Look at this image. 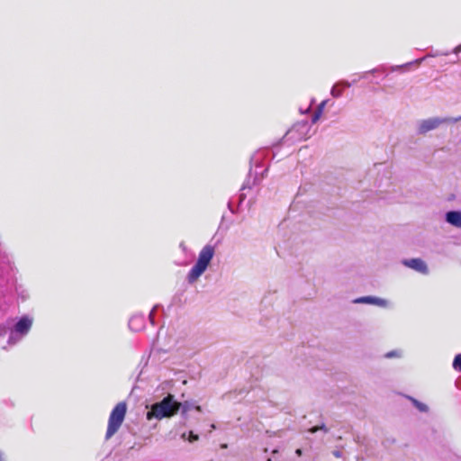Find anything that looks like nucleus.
I'll list each match as a JSON object with an SVG mask.
<instances>
[{
  "label": "nucleus",
  "mask_w": 461,
  "mask_h": 461,
  "mask_svg": "<svg viewBox=\"0 0 461 461\" xmlns=\"http://www.w3.org/2000/svg\"><path fill=\"white\" fill-rule=\"evenodd\" d=\"M333 455L336 456V457H340L341 456V452L340 451H334L333 452Z\"/></svg>",
  "instance_id": "nucleus-21"
},
{
  "label": "nucleus",
  "mask_w": 461,
  "mask_h": 461,
  "mask_svg": "<svg viewBox=\"0 0 461 461\" xmlns=\"http://www.w3.org/2000/svg\"><path fill=\"white\" fill-rule=\"evenodd\" d=\"M354 303H367L374 304L380 307H387L388 302L384 299L375 297V296H363L358 297L353 301Z\"/></svg>",
  "instance_id": "nucleus-7"
},
{
  "label": "nucleus",
  "mask_w": 461,
  "mask_h": 461,
  "mask_svg": "<svg viewBox=\"0 0 461 461\" xmlns=\"http://www.w3.org/2000/svg\"><path fill=\"white\" fill-rule=\"evenodd\" d=\"M402 354L399 350H392L385 354L386 358H392V357H401Z\"/></svg>",
  "instance_id": "nucleus-14"
},
{
  "label": "nucleus",
  "mask_w": 461,
  "mask_h": 461,
  "mask_svg": "<svg viewBox=\"0 0 461 461\" xmlns=\"http://www.w3.org/2000/svg\"><path fill=\"white\" fill-rule=\"evenodd\" d=\"M181 438L185 440L187 439L189 442H194L199 438L198 435L194 434L192 431L189 432L188 437H186V433H183Z\"/></svg>",
  "instance_id": "nucleus-13"
},
{
  "label": "nucleus",
  "mask_w": 461,
  "mask_h": 461,
  "mask_svg": "<svg viewBox=\"0 0 461 461\" xmlns=\"http://www.w3.org/2000/svg\"><path fill=\"white\" fill-rule=\"evenodd\" d=\"M215 250L212 245L204 246L199 253L198 259L187 275L189 284H194L205 272L214 256Z\"/></svg>",
  "instance_id": "nucleus-2"
},
{
  "label": "nucleus",
  "mask_w": 461,
  "mask_h": 461,
  "mask_svg": "<svg viewBox=\"0 0 461 461\" xmlns=\"http://www.w3.org/2000/svg\"><path fill=\"white\" fill-rule=\"evenodd\" d=\"M321 115V112H317V111H316V112L314 113V114H313L312 118V123H315V122L320 119Z\"/></svg>",
  "instance_id": "nucleus-18"
},
{
  "label": "nucleus",
  "mask_w": 461,
  "mask_h": 461,
  "mask_svg": "<svg viewBox=\"0 0 461 461\" xmlns=\"http://www.w3.org/2000/svg\"><path fill=\"white\" fill-rule=\"evenodd\" d=\"M445 221L453 227L461 229V211H448L445 214Z\"/></svg>",
  "instance_id": "nucleus-8"
},
{
  "label": "nucleus",
  "mask_w": 461,
  "mask_h": 461,
  "mask_svg": "<svg viewBox=\"0 0 461 461\" xmlns=\"http://www.w3.org/2000/svg\"><path fill=\"white\" fill-rule=\"evenodd\" d=\"M156 308H157V307H154V308L152 309V311L149 312V320H150V321H151L152 323H153V315H154V312H155Z\"/></svg>",
  "instance_id": "nucleus-19"
},
{
  "label": "nucleus",
  "mask_w": 461,
  "mask_h": 461,
  "mask_svg": "<svg viewBox=\"0 0 461 461\" xmlns=\"http://www.w3.org/2000/svg\"><path fill=\"white\" fill-rule=\"evenodd\" d=\"M295 453H296L297 456H301L302 455V450L300 448H298V449H296Z\"/></svg>",
  "instance_id": "nucleus-23"
},
{
  "label": "nucleus",
  "mask_w": 461,
  "mask_h": 461,
  "mask_svg": "<svg viewBox=\"0 0 461 461\" xmlns=\"http://www.w3.org/2000/svg\"><path fill=\"white\" fill-rule=\"evenodd\" d=\"M453 368L458 372H461V354L455 357L453 361Z\"/></svg>",
  "instance_id": "nucleus-12"
},
{
  "label": "nucleus",
  "mask_w": 461,
  "mask_h": 461,
  "mask_svg": "<svg viewBox=\"0 0 461 461\" xmlns=\"http://www.w3.org/2000/svg\"><path fill=\"white\" fill-rule=\"evenodd\" d=\"M446 119L453 120V121H447V124H453L459 121H461V115L459 117H446Z\"/></svg>",
  "instance_id": "nucleus-16"
},
{
  "label": "nucleus",
  "mask_w": 461,
  "mask_h": 461,
  "mask_svg": "<svg viewBox=\"0 0 461 461\" xmlns=\"http://www.w3.org/2000/svg\"><path fill=\"white\" fill-rule=\"evenodd\" d=\"M327 102H328L327 100L322 101V102L318 105V108H317V110H316V111H317V112H321V113H322L323 109H324V107H325V105H326Z\"/></svg>",
  "instance_id": "nucleus-17"
},
{
  "label": "nucleus",
  "mask_w": 461,
  "mask_h": 461,
  "mask_svg": "<svg viewBox=\"0 0 461 461\" xmlns=\"http://www.w3.org/2000/svg\"><path fill=\"white\" fill-rule=\"evenodd\" d=\"M181 403L176 402L174 395L167 394L162 401L153 403L147 412V419L161 420L175 415L180 409Z\"/></svg>",
  "instance_id": "nucleus-1"
},
{
  "label": "nucleus",
  "mask_w": 461,
  "mask_h": 461,
  "mask_svg": "<svg viewBox=\"0 0 461 461\" xmlns=\"http://www.w3.org/2000/svg\"><path fill=\"white\" fill-rule=\"evenodd\" d=\"M126 411L127 407L124 402H119L113 408L108 420V428L105 435L106 439L112 438L118 431L123 422Z\"/></svg>",
  "instance_id": "nucleus-3"
},
{
  "label": "nucleus",
  "mask_w": 461,
  "mask_h": 461,
  "mask_svg": "<svg viewBox=\"0 0 461 461\" xmlns=\"http://www.w3.org/2000/svg\"><path fill=\"white\" fill-rule=\"evenodd\" d=\"M319 430H322L324 431L325 433L328 432V429L326 428L325 425H321V426H315V427H312V429H310V432L311 433H315Z\"/></svg>",
  "instance_id": "nucleus-15"
},
{
  "label": "nucleus",
  "mask_w": 461,
  "mask_h": 461,
  "mask_svg": "<svg viewBox=\"0 0 461 461\" xmlns=\"http://www.w3.org/2000/svg\"><path fill=\"white\" fill-rule=\"evenodd\" d=\"M402 265L405 267L411 268L419 273L427 275L429 273L428 266L424 260L421 258H410L403 259L402 261Z\"/></svg>",
  "instance_id": "nucleus-6"
},
{
  "label": "nucleus",
  "mask_w": 461,
  "mask_h": 461,
  "mask_svg": "<svg viewBox=\"0 0 461 461\" xmlns=\"http://www.w3.org/2000/svg\"><path fill=\"white\" fill-rule=\"evenodd\" d=\"M409 399L420 411L427 412L429 411V407L425 403H422L412 397H409Z\"/></svg>",
  "instance_id": "nucleus-11"
},
{
  "label": "nucleus",
  "mask_w": 461,
  "mask_h": 461,
  "mask_svg": "<svg viewBox=\"0 0 461 461\" xmlns=\"http://www.w3.org/2000/svg\"><path fill=\"white\" fill-rule=\"evenodd\" d=\"M426 59V57L422 58V59H417L416 60V63L420 64L421 63L422 60H424Z\"/></svg>",
  "instance_id": "nucleus-24"
},
{
  "label": "nucleus",
  "mask_w": 461,
  "mask_h": 461,
  "mask_svg": "<svg viewBox=\"0 0 461 461\" xmlns=\"http://www.w3.org/2000/svg\"><path fill=\"white\" fill-rule=\"evenodd\" d=\"M141 323H142V318L140 316H133L129 321V326L133 330H140V324H141Z\"/></svg>",
  "instance_id": "nucleus-10"
},
{
  "label": "nucleus",
  "mask_w": 461,
  "mask_h": 461,
  "mask_svg": "<svg viewBox=\"0 0 461 461\" xmlns=\"http://www.w3.org/2000/svg\"><path fill=\"white\" fill-rule=\"evenodd\" d=\"M339 86L350 87L351 84L348 81H341L339 83H337L335 86H333L330 91V94L333 97H339L341 95L342 89L339 88Z\"/></svg>",
  "instance_id": "nucleus-9"
},
{
  "label": "nucleus",
  "mask_w": 461,
  "mask_h": 461,
  "mask_svg": "<svg viewBox=\"0 0 461 461\" xmlns=\"http://www.w3.org/2000/svg\"><path fill=\"white\" fill-rule=\"evenodd\" d=\"M448 52H444V53H439V52H436L435 54H432L431 56L435 57V56H438V55H447Z\"/></svg>",
  "instance_id": "nucleus-22"
},
{
  "label": "nucleus",
  "mask_w": 461,
  "mask_h": 461,
  "mask_svg": "<svg viewBox=\"0 0 461 461\" xmlns=\"http://www.w3.org/2000/svg\"><path fill=\"white\" fill-rule=\"evenodd\" d=\"M447 121L450 120L446 119V117H430L421 120L417 123V131L419 134H425L438 128L442 124H447Z\"/></svg>",
  "instance_id": "nucleus-5"
},
{
  "label": "nucleus",
  "mask_w": 461,
  "mask_h": 461,
  "mask_svg": "<svg viewBox=\"0 0 461 461\" xmlns=\"http://www.w3.org/2000/svg\"><path fill=\"white\" fill-rule=\"evenodd\" d=\"M461 51V45L456 47L453 50L454 53L457 54Z\"/></svg>",
  "instance_id": "nucleus-20"
},
{
  "label": "nucleus",
  "mask_w": 461,
  "mask_h": 461,
  "mask_svg": "<svg viewBox=\"0 0 461 461\" xmlns=\"http://www.w3.org/2000/svg\"><path fill=\"white\" fill-rule=\"evenodd\" d=\"M32 325V319L29 316L22 317L18 322L14 325L10 332L8 342L9 344H15L24 337Z\"/></svg>",
  "instance_id": "nucleus-4"
}]
</instances>
